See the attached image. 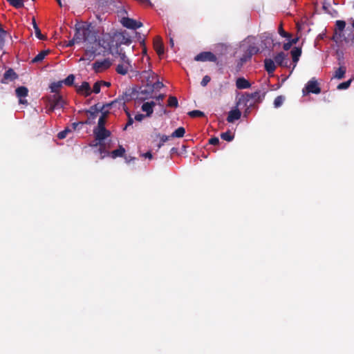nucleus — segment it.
I'll return each mask as SVG.
<instances>
[{
  "label": "nucleus",
  "mask_w": 354,
  "mask_h": 354,
  "mask_svg": "<svg viewBox=\"0 0 354 354\" xmlns=\"http://www.w3.org/2000/svg\"><path fill=\"white\" fill-rule=\"evenodd\" d=\"M132 94H133V91L130 93L126 92L122 95V97H119L118 99L111 102V103H107L103 104L102 106H101L100 104H96L93 106H91L88 110L86 111V112L87 114L97 115L100 111H102L104 109H105V108L111 107L117 103L122 104L124 105L126 102H129L132 100Z\"/></svg>",
  "instance_id": "1"
},
{
  "label": "nucleus",
  "mask_w": 354,
  "mask_h": 354,
  "mask_svg": "<svg viewBox=\"0 0 354 354\" xmlns=\"http://www.w3.org/2000/svg\"><path fill=\"white\" fill-rule=\"evenodd\" d=\"M261 98L260 95V91H256L252 93H245L243 94L238 100L236 102L237 106H245L250 107L254 103L261 102Z\"/></svg>",
  "instance_id": "2"
},
{
  "label": "nucleus",
  "mask_w": 354,
  "mask_h": 354,
  "mask_svg": "<svg viewBox=\"0 0 354 354\" xmlns=\"http://www.w3.org/2000/svg\"><path fill=\"white\" fill-rule=\"evenodd\" d=\"M111 40L109 44V48L113 44L115 46H118L120 48V45L126 44L129 45L131 43V39L130 36L127 32H118L115 31L113 32L111 37Z\"/></svg>",
  "instance_id": "3"
},
{
  "label": "nucleus",
  "mask_w": 354,
  "mask_h": 354,
  "mask_svg": "<svg viewBox=\"0 0 354 354\" xmlns=\"http://www.w3.org/2000/svg\"><path fill=\"white\" fill-rule=\"evenodd\" d=\"M47 101L49 104V109L47 113H50L56 109L64 107V101L59 93H55L47 97Z\"/></svg>",
  "instance_id": "4"
},
{
  "label": "nucleus",
  "mask_w": 354,
  "mask_h": 354,
  "mask_svg": "<svg viewBox=\"0 0 354 354\" xmlns=\"http://www.w3.org/2000/svg\"><path fill=\"white\" fill-rule=\"evenodd\" d=\"M110 53L114 57H119L122 63L130 64L129 58L126 56L123 49L111 44L109 48Z\"/></svg>",
  "instance_id": "5"
},
{
  "label": "nucleus",
  "mask_w": 354,
  "mask_h": 354,
  "mask_svg": "<svg viewBox=\"0 0 354 354\" xmlns=\"http://www.w3.org/2000/svg\"><path fill=\"white\" fill-rule=\"evenodd\" d=\"M310 93L314 94H319L321 93V88L319 86L318 82L314 77L308 82L305 88L303 89L304 95Z\"/></svg>",
  "instance_id": "6"
},
{
  "label": "nucleus",
  "mask_w": 354,
  "mask_h": 354,
  "mask_svg": "<svg viewBox=\"0 0 354 354\" xmlns=\"http://www.w3.org/2000/svg\"><path fill=\"white\" fill-rule=\"evenodd\" d=\"M335 26L336 28L335 30V34L333 37V39L335 42L342 41V37H344L342 32L346 27V22L343 20H337L336 21Z\"/></svg>",
  "instance_id": "7"
},
{
  "label": "nucleus",
  "mask_w": 354,
  "mask_h": 354,
  "mask_svg": "<svg viewBox=\"0 0 354 354\" xmlns=\"http://www.w3.org/2000/svg\"><path fill=\"white\" fill-rule=\"evenodd\" d=\"M111 65L112 62L107 58L95 62L93 64V68L96 73H101L108 69Z\"/></svg>",
  "instance_id": "8"
},
{
  "label": "nucleus",
  "mask_w": 354,
  "mask_h": 354,
  "mask_svg": "<svg viewBox=\"0 0 354 354\" xmlns=\"http://www.w3.org/2000/svg\"><path fill=\"white\" fill-rule=\"evenodd\" d=\"M93 134L95 140L102 142L111 136V131L105 127H95L93 129Z\"/></svg>",
  "instance_id": "9"
},
{
  "label": "nucleus",
  "mask_w": 354,
  "mask_h": 354,
  "mask_svg": "<svg viewBox=\"0 0 354 354\" xmlns=\"http://www.w3.org/2000/svg\"><path fill=\"white\" fill-rule=\"evenodd\" d=\"M261 46L266 49H272L275 46L272 34L265 32L261 37Z\"/></svg>",
  "instance_id": "10"
},
{
  "label": "nucleus",
  "mask_w": 354,
  "mask_h": 354,
  "mask_svg": "<svg viewBox=\"0 0 354 354\" xmlns=\"http://www.w3.org/2000/svg\"><path fill=\"white\" fill-rule=\"evenodd\" d=\"M194 60L197 62H216L217 61L216 56L212 52H202L198 54L195 57Z\"/></svg>",
  "instance_id": "11"
},
{
  "label": "nucleus",
  "mask_w": 354,
  "mask_h": 354,
  "mask_svg": "<svg viewBox=\"0 0 354 354\" xmlns=\"http://www.w3.org/2000/svg\"><path fill=\"white\" fill-rule=\"evenodd\" d=\"M121 23L123 26L132 30H136L137 28L142 26V22L137 21L136 20L129 17H122L121 19Z\"/></svg>",
  "instance_id": "12"
},
{
  "label": "nucleus",
  "mask_w": 354,
  "mask_h": 354,
  "mask_svg": "<svg viewBox=\"0 0 354 354\" xmlns=\"http://www.w3.org/2000/svg\"><path fill=\"white\" fill-rule=\"evenodd\" d=\"M275 62L281 67H288V60L287 59V55L283 52H280L274 57Z\"/></svg>",
  "instance_id": "13"
},
{
  "label": "nucleus",
  "mask_w": 354,
  "mask_h": 354,
  "mask_svg": "<svg viewBox=\"0 0 354 354\" xmlns=\"http://www.w3.org/2000/svg\"><path fill=\"white\" fill-rule=\"evenodd\" d=\"M18 77L17 74L14 71L12 68H9L3 74V77L1 80V83L7 84L8 81H12Z\"/></svg>",
  "instance_id": "14"
},
{
  "label": "nucleus",
  "mask_w": 354,
  "mask_h": 354,
  "mask_svg": "<svg viewBox=\"0 0 354 354\" xmlns=\"http://www.w3.org/2000/svg\"><path fill=\"white\" fill-rule=\"evenodd\" d=\"M83 31L85 32L84 41L90 43L96 41L95 32L90 28L89 26H82Z\"/></svg>",
  "instance_id": "15"
},
{
  "label": "nucleus",
  "mask_w": 354,
  "mask_h": 354,
  "mask_svg": "<svg viewBox=\"0 0 354 354\" xmlns=\"http://www.w3.org/2000/svg\"><path fill=\"white\" fill-rule=\"evenodd\" d=\"M156 103L153 101L145 102L141 107L142 111L146 113L147 117H150L153 112V107L155 106Z\"/></svg>",
  "instance_id": "16"
},
{
  "label": "nucleus",
  "mask_w": 354,
  "mask_h": 354,
  "mask_svg": "<svg viewBox=\"0 0 354 354\" xmlns=\"http://www.w3.org/2000/svg\"><path fill=\"white\" fill-rule=\"evenodd\" d=\"M236 86L238 89H246L251 86V84L244 77H239L236 80Z\"/></svg>",
  "instance_id": "17"
},
{
  "label": "nucleus",
  "mask_w": 354,
  "mask_h": 354,
  "mask_svg": "<svg viewBox=\"0 0 354 354\" xmlns=\"http://www.w3.org/2000/svg\"><path fill=\"white\" fill-rule=\"evenodd\" d=\"M153 47L158 56L164 54V46L160 37H156L153 41Z\"/></svg>",
  "instance_id": "18"
},
{
  "label": "nucleus",
  "mask_w": 354,
  "mask_h": 354,
  "mask_svg": "<svg viewBox=\"0 0 354 354\" xmlns=\"http://www.w3.org/2000/svg\"><path fill=\"white\" fill-rule=\"evenodd\" d=\"M241 116V112L238 109H234L229 112L227 118L228 122H234L235 120H239Z\"/></svg>",
  "instance_id": "19"
},
{
  "label": "nucleus",
  "mask_w": 354,
  "mask_h": 354,
  "mask_svg": "<svg viewBox=\"0 0 354 354\" xmlns=\"http://www.w3.org/2000/svg\"><path fill=\"white\" fill-rule=\"evenodd\" d=\"M77 93H82L84 92L86 97L89 96L91 94V86L87 82H82V85L77 88Z\"/></svg>",
  "instance_id": "20"
},
{
  "label": "nucleus",
  "mask_w": 354,
  "mask_h": 354,
  "mask_svg": "<svg viewBox=\"0 0 354 354\" xmlns=\"http://www.w3.org/2000/svg\"><path fill=\"white\" fill-rule=\"evenodd\" d=\"M264 66L265 70L268 72V74H272L276 69L275 64L271 59H265Z\"/></svg>",
  "instance_id": "21"
},
{
  "label": "nucleus",
  "mask_w": 354,
  "mask_h": 354,
  "mask_svg": "<svg viewBox=\"0 0 354 354\" xmlns=\"http://www.w3.org/2000/svg\"><path fill=\"white\" fill-rule=\"evenodd\" d=\"M85 32L83 31L82 26L76 28V31L73 38L76 40V43H80L84 41Z\"/></svg>",
  "instance_id": "22"
},
{
  "label": "nucleus",
  "mask_w": 354,
  "mask_h": 354,
  "mask_svg": "<svg viewBox=\"0 0 354 354\" xmlns=\"http://www.w3.org/2000/svg\"><path fill=\"white\" fill-rule=\"evenodd\" d=\"M130 67V64L121 63L116 66L115 71L118 74L124 75L128 73Z\"/></svg>",
  "instance_id": "23"
},
{
  "label": "nucleus",
  "mask_w": 354,
  "mask_h": 354,
  "mask_svg": "<svg viewBox=\"0 0 354 354\" xmlns=\"http://www.w3.org/2000/svg\"><path fill=\"white\" fill-rule=\"evenodd\" d=\"M292 62L295 63L293 68L296 66V63L299 61V57L301 55V48L299 47H294L291 52Z\"/></svg>",
  "instance_id": "24"
},
{
  "label": "nucleus",
  "mask_w": 354,
  "mask_h": 354,
  "mask_svg": "<svg viewBox=\"0 0 354 354\" xmlns=\"http://www.w3.org/2000/svg\"><path fill=\"white\" fill-rule=\"evenodd\" d=\"M125 151V149L122 145H120L118 149L113 150L110 153V156L113 159L118 157H124Z\"/></svg>",
  "instance_id": "25"
},
{
  "label": "nucleus",
  "mask_w": 354,
  "mask_h": 354,
  "mask_svg": "<svg viewBox=\"0 0 354 354\" xmlns=\"http://www.w3.org/2000/svg\"><path fill=\"white\" fill-rule=\"evenodd\" d=\"M15 92L19 98H24L28 94V89L26 86H21L16 88Z\"/></svg>",
  "instance_id": "26"
},
{
  "label": "nucleus",
  "mask_w": 354,
  "mask_h": 354,
  "mask_svg": "<svg viewBox=\"0 0 354 354\" xmlns=\"http://www.w3.org/2000/svg\"><path fill=\"white\" fill-rule=\"evenodd\" d=\"M346 71V69L345 66H340L335 71L333 77L338 80H341L344 77Z\"/></svg>",
  "instance_id": "27"
},
{
  "label": "nucleus",
  "mask_w": 354,
  "mask_h": 354,
  "mask_svg": "<svg viewBox=\"0 0 354 354\" xmlns=\"http://www.w3.org/2000/svg\"><path fill=\"white\" fill-rule=\"evenodd\" d=\"M49 53V50H42L31 61L32 63H37L41 62L45 57Z\"/></svg>",
  "instance_id": "28"
},
{
  "label": "nucleus",
  "mask_w": 354,
  "mask_h": 354,
  "mask_svg": "<svg viewBox=\"0 0 354 354\" xmlns=\"http://www.w3.org/2000/svg\"><path fill=\"white\" fill-rule=\"evenodd\" d=\"M62 84H63V82L62 81H59V82H53L50 85V91L52 93H59V90L61 88V87L62 86Z\"/></svg>",
  "instance_id": "29"
},
{
  "label": "nucleus",
  "mask_w": 354,
  "mask_h": 354,
  "mask_svg": "<svg viewBox=\"0 0 354 354\" xmlns=\"http://www.w3.org/2000/svg\"><path fill=\"white\" fill-rule=\"evenodd\" d=\"M185 133L184 127H180L176 129L171 135L172 138H183Z\"/></svg>",
  "instance_id": "30"
},
{
  "label": "nucleus",
  "mask_w": 354,
  "mask_h": 354,
  "mask_svg": "<svg viewBox=\"0 0 354 354\" xmlns=\"http://www.w3.org/2000/svg\"><path fill=\"white\" fill-rule=\"evenodd\" d=\"M354 80V77H353L352 78L349 79L348 81H346V82H342L340 84H339L337 86V88L338 90H345V89H347L350 86H351V82H353V80Z\"/></svg>",
  "instance_id": "31"
},
{
  "label": "nucleus",
  "mask_w": 354,
  "mask_h": 354,
  "mask_svg": "<svg viewBox=\"0 0 354 354\" xmlns=\"http://www.w3.org/2000/svg\"><path fill=\"white\" fill-rule=\"evenodd\" d=\"M167 106L170 107L177 108L178 106V99L175 96H169L167 100Z\"/></svg>",
  "instance_id": "32"
},
{
  "label": "nucleus",
  "mask_w": 354,
  "mask_h": 354,
  "mask_svg": "<svg viewBox=\"0 0 354 354\" xmlns=\"http://www.w3.org/2000/svg\"><path fill=\"white\" fill-rule=\"evenodd\" d=\"M12 6L15 8H21L24 7L23 0H6Z\"/></svg>",
  "instance_id": "33"
},
{
  "label": "nucleus",
  "mask_w": 354,
  "mask_h": 354,
  "mask_svg": "<svg viewBox=\"0 0 354 354\" xmlns=\"http://www.w3.org/2000/svg\"><path fill=\"white\" fill-rule=\"evenodd\" d=\"M259 52V48L254 45H250L247 50V53L249 55V57H252L253 55H256Z\"/></svg>",
  "instance_id": "34"
},
{
  "label": "nucleus",
  "mask_w": 354,
  "mask_h": 354,
  "mask_svg": "<svg viewBox=\"0 0 354 354\" xmlns=\"http://www.w3.org/2000/svg\"><path fill=\"white\" fill-rule=\"evenodd\" d=\"M221 138L224 140H226L227 142H230L232 140H233L234 139V136L231 133V132L230 131H227L226 132H223L221 134Z\"/></svg>",
  "instance_id": "35"
},
{
  "label": "nucleus",
  "mask_w": 354,
  "mask_h": 354,
  "mask_svg": "<svg viewBox=\"0 0 354 354\" xmlns=\"http://www.w3.org/2000/svg\"><path fill=\"white\" fill-rule=\"evenodd\" d=\"M75 75L73 74L69 75L66 79H64L62 82L66 86H72L74 83Z\"/></svg>",
  "instance_id": "36"
},
{
  "label": "nucleus",
  "mask_w": 354,
  "mask_h": 354,
  "mask_svg": "<svg viewBox=\"0 0 354 354\" xmlns=\"http://www.w3.org/2000/svg\"><path fill=\"white\" fill-rule=\"evenodd\" d=\"M284 102V97L282 95L277 96L274 100V106L275 108L280 107Z\"/></svg>",
  "instance_id": "37"
},
{
  "label": "nucleus",
  "mask_w": 354,
  "mask_h": 354,
  "mask_svg": "<svg viewBox=\"0 0 354 354\" xmlns=\"http://www.w3.org/2000/svg\"><path fill=\"white\" fill-rule=\"evenodd\" d=\"M188 115L192 118L205 116V113L203 111H199V110H194V111H189L188 113Z\"/></svg>",
  "instance_id": "38"
},
{
  "label": "nucleus",
  "mask_w": 354,
  "mask_h": 354,
  "mask_svg": "<svg viewBox=\"0 0 354 354\" xmlns=\"http://www.w3.org/2000/svg\"><path fill=\"white\" fill-rule=\"evenodd\" d=\"M278 32H279V34L283 37H287V38H290L291 37V35L290 33H288L286 32L283 28V26L281 24L279 27V29H278Z\"/></svg>",
  "instance_id": "39"
},
{
  "label": "nucleus",
  "mask_w": 354,
  "mask_h": 354,
  "mask_svg": "<svg viewBox=\"0 0 354 354\" xmlns=\"http://www.w3.org/2000/svg\"><path fill=\"white\" fill-rule=\"evenodd\" d=\"M88 118L86 121L84 122V124H91L94 122L95 119L96 118L97 115L95 114H88Z\"/></svg>",
  "instance_id": "40"
},
{
  "label": "nucleus",
  "mask_w": 354,
  "mask_h": 354,
  "mask_svg": "<svg viewBox=\"0 0 354 354\" xmlns=\"http://www.w3.org/2000/svg\"><path fill=\"white\" fill-rule=\"evenodd\" d=\"M68 132H71V129L66 128L64 131H60L57 134V138L59 139H64L66 137Z\"/></svg>",
  "instance_id": "41"
},
{
  "label": "nucleus",
  "mask_w": 354,
  "mask_h": 354,
  "mask_svg": "<svg viewBox=\"0 0 354 354\" xmlns=\"http://www.w3.org/2000/svg\"><path fill=\"white\" fill-rule=\"evenodd\" d=\"M125 111H126L127 115H128V121H127V123L126 126L124 128V130H126L127 127L132 125L133 123V120L131 117L130 113H129V111H127V110H125Z\"/></svg>",
  "instance_id": "42"
},
{
  "label": "nucleus",
  "mask_w": 354,
  "mask_h": 354,
  "mask_svg": "<svg viewBox=\"0 0 354 354\" xmlns=\"http://www.w3.org/2000/svg\"><path fill=\"white\" fill-rule=\"evenodd\" d=\"M211 77L209 75H205L201 82V84L202 86H206L207 84L210 82Z\"/></svg>",
  "instance_id": "43"
},
{
  "label": "nucleus",
  "mask_w": 354,
  "mask_h": 354,
  "mask_svg": "<svg viewBox=\"0 0 354 354\" xmlns=\"http://www.w3.org/2000/svg\"><path fill=\"white\" fill-rule=\"evenodd\" d=\"M100 88H101V83L99 82H97L93 85V92L95 93H99L100 92Z\"/></svg>",
  "instance_id": "44"
},
{
  "label": "nucleus",
  "mask_w": 354,
  "mask_h": 354,
  "mask_svg": "<svg viewBox=\"0 0 354 354\" xmlns=\"http://www.w3.org/2000/svg\"><path fill=\"white\" fill-rule=\"evenodd\" d=\"M35 35L36 37L41 39V40H44L46 39V37L44 36L41 32V30L39 29V27H37L36 29L35 30Z\"/></svg>",
  "instance_id": "45"
},
{
  "label": "nucleus",
  "mask_w": 354,
  "mask_h": 354,
  "mask_svg": "<svg viewBox=\"0 0 354 354\" xmlns=\"http://www.w3.org/2000/svg\"><path fill=\"white\" fill-rule=\"evenodd\" d=\"M106 121L104 117H100L97 127H105Z\"/></svg>",
  "instance_id": "46"
},
{
  "label": "nucleus",
  "mask_w": 354,
  "mask_h": 354,
  "mask_svg": "<svg viewBox=\"0 0 354 354\" xmlns=\"http://www.w3.org/2000/svg\"><path fill=\"white\" fill-rule=\"evenodd\" d=\"M208 142L210 145H216L219 144V139L217 137H212L209 140Z\"/></svg>",
  "instance_id": "47"
},
{
  "label": "nucleus",
  "mask_w": 354,
  "mask_h": 354,
  "mask_svg": "<svg viewBox=\"0 0 354 354\" xmlns=\"http://www.w3.org/2000/svg\"><path fill=\"white\" fill-rule=\"evenodd\" d=\"M142 73L144 75V77L147 79V82H148L147 85H149V84H151V82L149 81V77H150V75L151 73V71H142Z\"/></svg>",
  "instance_id": "48"
},
{
  "label": "nucleus",
  "mask_w": 354,
  "mask_h": 354,
  "mask_svg": "<svg viewBox=\"0 0 354 354\" xmlns=\"http://www.w3.org/2000/svg\"><path fill=\"white\" fill-rule=\"evenodd\" d=\"M94 53H95L94 51L91 52L90 50H86L85 53V56L87 57H86L87 59H93L95 57Z\"/></svg>",
  "instance_id": "49"
},
{
  "label": "nucleus",
  "mask_w": 354,
  "mask_h": 354,
  "mask_svg": "<svg viewBox=\"0 0 354 354\" xmlns=\"http://www.w3.org/2000/svg\"><path fill=\"white\" fill-rule=\"evenodd\" d=\"M98 151H99V153L100 154H103V153H107V151L106 150V148H105L104 143L100 144V146L99 147Z\"/></svg>",
  "instance_id": "50"
},
{
  "label": "nucleus",
  "mask_w": 354,
  "mask_h": 354,
  "mask_svg": "<svg viewBox=\"0 0 354 354\" xmlns=\"http://www.w3.org/2000/svg\"><path fill=\"white\" fill-rule=\"evenodd\" d=\"M163 86H164V84L162 82L157 81L156 82H155L152 84V88L157 89V88H160L163 87Z\"/></svg>",
  "instance_id": "51"
},
{
  "label": "nucleus",
  "mask_w": 354,
  "mask_h": 354,
  "mask_svg": "<svg viewBox=\"0 0 354 354\" xmlns=\"http://www.w3.org/2000/svg\"><path fill=\"white\" fill-rule=\"evenodd\" d=\"M83 124H84V122H73L72 124V127L74 130H76L77 128L82 126Z\"/></svg>",
  "instance_id": "52"
},
{
  "label": "nucleus",
  "mask_w": 354,
  "mask_h": 354,
  "mask_svg": "<svg viewBox=\"0 0 354 354\" xmlns=\"http://www.w3.org/2000/svg\"><path fill=\"white\" fill-rule=\"evenodd\" d=\"M145 116H146V115H143V114L138 113V114H136V115H135V120H136V121L140 122V121H142V120L145 118Z\"/></svg>",
  "instance_id": "53"
},
{
  "label": "nucleus",
  "mask_w": 354,
  "mask_h": 354,
  "mask_svg": "<svg viewBox=\"0 0 354 354\" xmlns=\"http://www.w3.org/2000/svg\"><path fill=\"white\" fill-rule=\"evenodd\" d=\"M124 157L127 163H129L131 161L136 160V158L131 156H124Z\"/></svg>",
  "instance_id": "54"
},
{
  "label": "nucleus",
  "mask_w": 354,
  "mask_h": 354,
  "mask_svg": "<svg viewBox=\"0 0 354 354\" xmlns=\"http://www.w3.org/2000/svg\"><path fill=\"white\" fill-rule=\"evenodd\" d=\"M291 44L290 43V41L287 42V43H285L283 46V48L285 50H288L290 47H291Z\"/></svg>",
  "instance_id": "55"
},
{
  "label": "nucleus",
  "mask_w": 354,
  "mask_h": 354,
  "mask_svg": "<svg viewBox=\"0 0 354 354\" xmlns=\"http://www.w3.org/2000/svg\"><path fill=\"white\" fill-rule=\"evenodd\" d=\"M102 113L100 117H104V119L106 120V118L108 116V114L109 112L108 111H104V109L102 111H100Z\"/></svg>",
  "instance_id": "56"
},
{
  "label": "nucleus",
  "mask_w": 354,
  "mask_h": 354,
  "mask_svg": "<svg viewBox=\"0 0 354 354\" xmlns=\"http://www.w3.org/2000/svg\"><path fill=\"white\" fill-rule=\"evenodd\" d=\"M142 156H144L145 158H147L149 159H151L153 157L151 151H147V153H143Z\"/></svg>",
  "instance_id": "57"
},
{
  "label": "nucleus",
  "mask_w": 354,
  "mask_h": 354,
  "mask_svg": "<svg viewBox=\"0 0 354 354\" xmlns=\"http://www.w3.org/2000/svg\"><path fill=\"white\" fill-rule=\"evenodd\" d=\"M169 140V136H162L160 138V141L162 142V143H165L166 142L167 140Z\"/></svg>",
  "instance_id": "58"
},
{
  "label": "nucleus",
  "mask_w": 354,
  "mask_h": 354,
  "mask_svg": "<svg viewBox=\"0 0 354 354\" xmlns=\"http://www.w3.org/2000/svg\"><path fill=\"white\" fill-rule=\"evenodd\" d=\"M76 43V40H75L74 38H73V39L70 40L68 43V44L66 45V46L68 47H71L72 46L74 45V44Z\"/></svg>",
  "instance_id": "59"
},
{
  "label": "nucleus",
  "mask_w": 354,
  "mask_h": 354,
  "mask_svg": "<svg viewBox=\"0 0 354 354\" xmlns=\"http://www.w3.org/2000/svg\"><path fill=\"white\" fill-rule=\"evenodd\" d=\"M100 82L101 83V86L103 85V86H105L106 87H109V86H111V83L109 82L100 81Z\"/></svg>",
  "instance_id": "60"
},
{
  "label": "nucleus",
  "mask_w": 354,
  "mask_h": 354,
  "mask_svg": "<svg viewBox=\"0 0 354 354\" xmlns=\"http://www.w3.org/2000/svg\"><path fill=\"white\" fill-rule=\"evenodd\" d=\"M299 40V38L298 37H296V38H294V39H292L290 41V43L291 44V46L293 45V44H295L297 43Z\"/></svg>",
  "instance_id": "61"
},
{
  "label": "nucleus",
  "mask_w": 354,
  "mask_h": 354,
  "mask_svg": "<svg viewBox=\"0 0 354 354\" xmlns=\"http://www.w3.org/2000/svg\"><path fill=\"white\" fill-rule=\"evenodd\" d=\"M19 104H28L27 100L24 99V98H19Z\"/></svg>",
  "instance_id": "62"
},
{
  "label": "nucleus",
  "mask_w": 354,
  "mask_h": 354,
  "mask_svg": "<svg viewBox=\"0 0 354 354\" xmlns=\"http://www.w3.org/2000/svg\"><path fill=\"white\" fill-rule=\"evenodd\" d=\"M102 142L98 141V142H96L95 143L91 144L90 145H91V147H96L97 146L100 147V144H102Z\"/></svg>",
  "instance_id": "63"
},
{
  "label": "nucleus",
  "mask_w": 354,
  "mask_h": 354,
  "mask_svg": "<svg viewBox=\"0 0 354 354\" xmlns=\"http://www.w3.org/2000/svg\"><path fill=\"white\" fill-rule=\"evenodd\" d=\"M165 97V95L160 94L158 97H156V99L159 101H162Z\"/></svg>",
  "instance_id": "64"
}]
</instances>
